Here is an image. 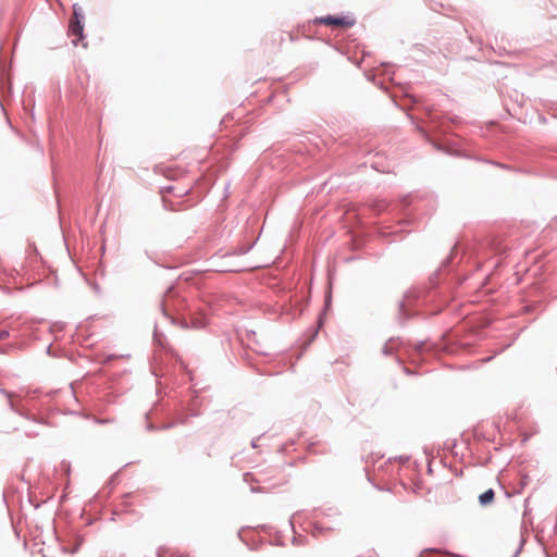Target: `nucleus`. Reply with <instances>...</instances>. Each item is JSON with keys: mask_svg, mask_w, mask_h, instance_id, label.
I'll use <instances>...</instances> for the list:
<instances>
[{"mask_svg": "<svg viewBox=\"0 0 557 557\" xmlns=\"http://www.w3.org/2000/svg\"><path fill=\"white\" fill-rule=\"evenodd\" d=\"M315 22L325 24L327 26L332 27H342V28H348L354 25V20L346 17V16H326L321 17L319 20H315Z\"/></svg>", "mask_w": 557, "mask_h": 557, "instance_id": "nucleus-1", "label": "nucleus"}, {"mask_svg": "<svg viewBox=\"0 0 557 557\" xmlns=\"http://www.w3.org/2000/svg\"><path fill=\"white\" fill-rule=\"evenodd\" d=\"M323 323V319L320 318L319 324L321 325Z\"/></svg>", "mask_w": 557, "mask_h": 557, "instance_id": "nucleus-7", "label": "nucleus"}, {"mask_svg": "<svg viewBox=\"0 0 557 557\" xmlns=\"http://www.w3.org/2000/svg\"><path fill=\"white\" fill-rule=\"evenodd\" d=\"M178 325H180L182 329H188V327H189V325H188V323H187V321H186V320H181V321L178 322Z\"/></svg>", "mask_w": 557, "mask_h": 557, "instance_id": "nucleus-5", "label": "nucleus"}, {"mask_svg": "<svg viewBox=\"0 0 557 557\" xmlns=\"http://www.w3.org/2000/svg\"><path fill=\"white\" fill-rule=\"evenodd\" d=\"M9 336L8 331H0V341L5 339Z\"/></svg>", "mask_w": 557, "mask_h": 557, "instance_id": "nucleus-6", "label": "nucleus"}, {"mask_svg": "<svg viewBox=\"0 0 557 557\" xmlns=\"http://www.w3.org/2000/svg\"><path fill=\"white\" fill-rule=\"evenodd\" d=\"M494 496H495V494H494V491L492 488L485 491L479 497L480 504L482 506L490 505L494 500Z\"/></svg>", "mask_w": 557, "mask_h": 557, "instance_id": "nucleus-3", "label": "nucleus"}, {"mask_svg": "<svg viewBox=\"0 0 557 557\" xmlns=\"http://www.w3.org/2000/svg\"><path fill=\"white\" fill-rule=\"evenodd\" d=\"M70 32L73 36H76L77 39H74V45L77 44V40L83 37V25L79 20V15L76 10H74L73 17L70 21Z\"/></svg>", "mask_w": 557, "mask_h": 557, "instance_id": "nucleus-2", "label": "nucleus"}, {"mask_svg": "<svg viewBox=\"0 0 557 557\" xmlns=\"http://www.w3.org/2000/svg\"><path fill=\"white\" fill-rule=\"evenodd\" d=\"M207 325V318L199 313V314H196L193 319H191V325L190 327L193 329H202Z\"/></svg>", "mask_w": 557, "mask_h": 557, "instance_id": "nucleus-4", "label": "nucleus"}]
</instances>
